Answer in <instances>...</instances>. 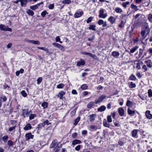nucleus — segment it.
I'll use <instances>...</instances> for the list:
<instances>
[{
    "label": "nucleus",
    "mask_w": 152,
    "mask_h": 152,
    "mask_svg": "<svg viewBox=\"0 0 152 152\" xmlns=\"http://www.w3.org/2000/svg\"><path fill=\"white\" fill-rule=\"evenodd\" d=\"M27 14L29 15L33 16L34 15V12L30 9H28L27 11Z\"/></svg>",
    "instance_id": "473e14b6"
},
{
    "label": "nucleus",
    "mask_w": 152,
    "mask_h": 152,
    "mask_svg": "<svg viewBox=\"0 0 152 152\" xmlns=\"http://www.w3.org/2000/svg\"><path fill=\"white\" fill-rule=\"evenodd\" d=\"M124 143L121 140H119L118 142V145L120 146H122L124 145Z\"/></svg>",
    "instance_id": "0e129e2a"
},
{
    "label": "nucleus",
    "mask_w": 152,
    "mask_h": 152,
    "mask_svg": "<svg viewBox=\"0 0 152 152\" xmlns=\"http://www.w3.org/2000/svg\"><path fill=\"white\" fill-rule=\"evenodd\" d=\"M148 19L150 22L152 21V14H150L148 15Z\"/></svg>",
    "instance_id": "774afa93"
},
{
    "label": "nucleus",
    "mask_w": 152,
    "mask_h": 152,
    "mask_svg": "<svg viewBox=\"0 0 152 152\" xmlns=\"http://www.w3.org/2000/svg\"><path fill=\"white\" fill-rule=\"evenodd\" d=\"M34 136V135L32 134L31 132H29L26 133L25 134V139L26 141L29 140L31 139H33Z\"/></svg>",
    "instance_id": "20e7f679"
},
{
    "label": "nucleus",
    "mask_w": 152,
    "mask_h": 152,
    "mask_svg": "<svg viewBox=\"0 0 152 152\" xmlns=\"http://www.w3.org/2000/svg\"><path fill=\"white\" fill-rule=\"evenodd\" d=\"M106 97V95L105 94H102L97 99L95 100V103L97 104L98 103L101 102Z\"/></svg>",
    "instance_id": "7ed1b4c3"
},
{
    "label": "nucleus",
    "mask_w": 152,
    "mask_h": 152,
    "mask_svg": "<svg viewBox=\"0 0 152 152\" xmlns=\"http://www.w3.org/2000/svg\"><path fill=\"white\" fill-rule=\"evenodd\" d=\"M10 123L11 125L14 126L16 125L15 124L17 123V121L15 120H11L10 121Z\"/></svg>",
    "instance_id": "6e6d98bb"
},
{
    "label": "nucleus",
    "mask_w": 152,
    "mask_h": 152,
    "mask_svg": "<svg viewBox=\"0 0 152 152\" xmlns=\"http://www.w3.org/2000/svg\"><path fill=\"white\" fill-rule=\"evenodd\" d=\"M148 96L151 98L152 97V90L151 89H149L148 91Z\"/></svg>",
    "instance_id": "c03bdc74"
},
{
    "label": "nucleus",
    "mask_w": 152,
    "mask_h": 152,
    "mask_svg": "<svg viewBox=\"0 0 152 152\" xmlns=\"http://www.w3.org/2000/svg\"><path fill=\"white\" fill-rule=\"evenodd\" d=\"M105 10L102 8L99 11V17L100 18H105L107 16V13L104 14Z\"/></svg>",
    "instance_id": "f03ea898"
},
{
    "label": "nucleus",
    "mask_w": 152,
    "mask_h": 152,
    "mask_svg": "<svg viewBox=\"0 0 152 152\" xmlns=\"http://www.w3.org/2000/svg\"><path fill=\"white\" fill-rule=\"evenodd\" d=\"M66 92L63 91H61L57 95L58 98L61 99H63V96L65 94Z\"/></svg>",
    "instance_id": "0eeeda50"
},
{
    "label": "nucleus",
    "mask_w": 152,
    "mask_h": 152,
    "mask_svg": "<svg viewBox=\"0 0 152 152\" xmlns=\"http://www.w3.org/2000/svg\"><path fill=\"white\" fill-rule=\"evenodd\" d=\"M138 96L142 100H144L145 99H146V97L147 96H146V97H145L143 95H141V94H139L138 95Z\"/></svg>",
    "instance_id": "052dcab7"
},
{
    "label": "nucleus",
    "mask_w": 152,
    "mask_h": 152,
    "mask_svg": "<svg viewBox=\"0 0 152 152\" xmlns=\"http://www.w3.org/2000/svg\"><path fill=\"white\" fill-rule=\"evenodd\" d=\"M103 124L105 127L108 128L110 127V124L109 123H107V121L106 119H104L103 120Z\"/></svg>",
    "instance_id": "b1692460"
},
{
    "label": "nucleus",
    "mask_w": 152,
    "mask_h": 152,
    "mask_svg": "<svg viewBox=\"0 0 152 152\" xmlns=\"http://www.w3.org/2000/svg\"><path fill=\"white\" fill-rule=\"evenodd\" d=\"M93 18V17L92 16H91L89 17L86 20V23H90L92 21Z\"/></svg>",
    "instance_id": "bf43d9fd"
},
{
    "label": "nucleus",
    "mask_w": 152,
    "mask_h": 152,
    "mask_svg": "<svg viewBox=\"0 0 152 152\" xmlns=\"http://www.w3.org/2000/svg\"><path fill=\"white\" fill-rule=\"evenodd\" d=\"M150 3V0H144V2L143 3L144 6H148Z\"/></svg>",
    "instance_id": "72a5a7b5"
},
{
    "label": "nucleus",
    "mask_w": 152,
    "mask_h": 152,
    "mask_svg": "<svg viewBox=\"0 0 152 152\" xmlns=\"http://www.w3.org/2000/svg\"><path fill=\"white\" fill-rule=\"evenodd\" d=\"M58 48L60 49L62 51H64V48L61 44H59L58 46Z\"/></svg>",
    "instance_id": "13d9d810"
},
{
    "label": "nucleus",
    "mask_w": 152,
    "mask_h": 152,
    "mask_svg": "<svg viewBox=\"0 0 152 152\" xmlns=\"http://www.w3.org/2000/svg\"><path fill=\"white\" fill-rule=\"evenodd\" d=\"M8 139V137L7 135H5L2 138V139L4 142H6Z\"/></svg>",
    "instance_id": "58836bf2"
},
{
    "label": "nucleus",
    "mask_w": 152,
    "mask_h": 152,
    "mask_svg": "<svg viewBox=\"0 0 152 152\" xmlns=\"http://www.w3.org/2000/svg\"><path fill=\"white\" fill-rule=\"evenodd\" d=\"M31 112L32 113L31 111H29L28 108L22 109L21 115L24 118L28 117Z\"/></svg>",
    "instance_id": "f257e3e1"
},
{
    "label": "nucleus",
    "mask_w": 152,
    "mask_h": 152,
    "mask_svg": "<svg viewBox=\"0 0 152 152\" xmlns=\"http://www.w3.org/2000/svg\"><path fill=\"white\" fill-rule=\"evenodd\" d=\"M58 142L57 140L56 139H54L52 141L50 144V148H53L54 149L56 146Z\"/></svg>",
    "instance_id": "39448f33"
},
{
    "label": "nucleus",
    "mask_w": 152,
    "mask_h": 152,
    "mask_svg": "<svg viewBox=\"0 0 152 152\" xmlns=\"http://www.w3.org/2000/svg\"><path fill=\"white\" fill-rule=\"evenodd\" d=\"M131 7L132 9H134L135 11H137L138 10L137 7L133 4H131Z\"/></svg>",
    "instance_id": "a18cd8bd"
},
{
    "label": "nucleus",
    "mask_w": 152,
    "mask_h": 152,
    "mask_svg": "<svg viewBox=\"0 0 152 152\" xmlns=\"http://www.w3.org/2000/svg\"><path fill=\"white\" fill-rule=\"evenodd\" d=\"M129 79L132 81H135L136 80H137L135 76L133 74H131L129 77Z\"/></svg>",
    "instance_id": "393cba45"
},
{
    "label": "nucleus",
    "mask_w": 152,
    "mask_h": 152,
    "mask_svg": "<svg viewBox=\"0 0 152 152\" xmlns=\"http://www.w3.org/2000/svg\"><path fill=\"white\" fill-rule=\"evenodd\" d=\"M64 86V85L63 83H61L57 86L56 88L59 89L62 88H63Z\"/></svg>",
    "instance_id": "3c124183"
},
{
    "label": "nucleus",
    "mask_w": 152,
    "mask_h": 152,
    "mask_svg": "<svg viewBox=\"0 0 152 152\" xmlns=\"http://www.w3.org/2000/svg\"><path fill=\"white\" fill-rule=\"evenodd\" d=\"M142 70H144V72H145L148 70V68L147 67L146 65H144L142 66Z\"/></svg>",
    "instance_id": "69168bd1"
},
{
    "label": "nucleus",
    "mask_w": 152,
    "mask_h": 152,
    "mask_svg": "<svg viewBox=\"0 0 152 152\" xmlns=\"http://www.w3.org/2000/svg\"><path fill=\"white\" fill-rule=\"evenodd\" d=\"M32 128L30 124H27L26 126L24 127L23 129L26 131L28 130L31 129Z\"/></svg>",
    "instance_id": "ddd939ff"
},
{
    "label": "nucleus",
    "mask_w": 152,
    "mask_h": 152,
    "mask_svg": "<svg viewBox=\"0 0 152 152\" xmlns=\"http://www.w3.org/2000/svg\"><path fill=\"white\" fill-rule=\"evenodd\" d=\"M62 3L67 4H69L71 3L70 0H63L62 1Z\"/></svg>",
    "instance_id": "8fccbe9b"
},
{
    "label": "nucleus",
    "mask_w": 152,
    "mask_h": 152,
    "mask_svg": "<svg viewBox=\"0 0 152 152\" xmlns=\"http://www.w3.org/2000/svg\"><path fill=\"white\" fill-rule=\"evenodd\" d=\"M115 11L118 13L121 14L123 12L122 9L119 7H116L115 9Z\"/></svg>",
    "instance_id": "cd10ccee"
},
{
    "label": "nucleus",
    "mask_w": 152,
    "mask_h": 152,
    "mask_svg": "<svg viewBox=\"0 0 152 152\" xmlns=\"http://www.w3.org/2000/svg\"><path fill=\"white\" fill-rule=\"evenodd\" d=\"M38 8V7L37 5V4H35L34 5L31 6L30 7V9L34 10H35L37 9Z\"/></svg>",
    "instance_id": "79ce46f5"
},
{
    "label": "nucleus",
    "mask_w": 152,
    "mask_h": 152,
    "mask_svg": "<svg viewBox=\"0 0 152 152\" xmlns=\"http://www.w3.org/2000/svg\"><path fill=\"white\" fill-rule=\"evenodd\" d=\"M106 109V107L104 105H102L97 109L98 111L102 112L105 111Z\"/></svg>",
    "instance_id": "5701e85b"
},
{
    "label": "nucleus",
    "mask_w": 152,
    "mask_h": 152,
    "mask_svg": "<svg viewBox=\"0 0 152 152\" xmlns=\"http://www.w3.org/2000/svg\"><path fill=\"white\" fill-rule=\"evenodd\" d=\"M29 118L30 120H32L34 118L37 116L36 114H31L29 115Z\"/></svg>",
    "instance_id": "a19ab883"
},
{
    "label": "nucleus",
    "mask_w": 152,
    "mask_h": 152,
    "mask_svg": "<svg viewBox=\"0 0 152 152\" xmlns=\"http://www.w3.org/2000/svg\"><path fill=\"white\" fill-rule=\"evenodd\" d=\"M89 26L87 28L88 29L94 31H96V26L95 24H91L89 25Z\"/></svg>",
    "instance_id": "f3484780"
},
{
    "label": "nucleus",
    "mask_w": 152,
    "mask_h": 152,
    "mask_svg": "<svg viewBox=\"0 0 152 152\" xmlns=\"http://www.w3.org/2000/svg\"><path fill=\"white\" fill-rule=\"evenodd\" d=\"M42 78L41 77H39L37 80V83L39 85L42 82Z\"/></svg>",
    "instance_id": "864d4df0"
},
{
    "label": "nucleus",
    "mask_w": 152,
    "mask_h": 152,
    "mask_svg": "<svg viewBox=\"0 0 152 152\" xmlns=\"http://www.w3.org/2000/svg\"><path fill=\"white\" fill-rule=\"evenodd\" d=\"M145 48V47H143L142 49L141 48H140L139 53L138 55V58H140L142 56L143 52V50Z\"/></svg>",
    "instance_id": "a878e982"
},
{
    "label": "nucleus",
    "mask_w": 152,
    "mask_h": 152,
    "mask_svg": "<svg viewBox=\"0 0 152 152\" xmlns=\"http://www.w3.org/2000/svg\"><path fill=\"white\" fill-rule=\"evenodd\" d=\"M143 64V63L142 61H139V62H138L137 64H136V68L137 69H140L141 68V67H140V64Z\"/></svg>",
    "instance_id": "f704fd0d"
},
{
    "label": "nucleus",
    "mask_w": 152,
    "mask_h": 152,
    "mask_svg": "<svg viewBox=\"0 0 152 152\" xmlns=\"http://www.w3.org/2000/svg\"><path fill=\"white\" fill-rule=\"evenodd\" d=\"M21 94L24 97H26L27 95V93L26 92L25 90L22 91L21 92Z\"/></svg>",
    "instance_id": "603ef678"
},
{
    "label": "nucleus",
    "mask_w": 152,
    "mask_h": 152,
    "mask_svg": "<svg viewBox=\"0 0 152 152\" xmlns=\"http://www.w3.org/2000/svg\"><path fill=\"white\" fill-rule=\"evenodd\" d=\"M126 22V21L124 22L123 20H121L120 23L118 25V27L120 28H122L124 26Z\"/></svg>",
    "instance_id": "c756f323"
},
{
    "label": "nucleus",
    "mask_w": 152,
    "mask_h": 152,
    "mask_svg": "<svg viewBox=\"0 0 152 152\" xmlns=\"http://www.w3.org/2000/svg\"><path fill=\"white\" fill-rule=\"evenodd\" d=\"M127 16L126 15V14H124L122 13L121 15L120 16V19H121V20H125L126 18V17Z\"/></svg>",
    "instance_id": "ea45409f"
},
{
    "label": "nucleus",
    "mask_w": 152,
    "mask_h": 152,
    "mask_svg": "<svg viewBox=\"0 0 152 152\" xmlns=\"http://www.w3.org/2000/svg\"><path fill=\"white\" fill-rule=\"evenodd\" d=\"M145 115L147 118L149 119H152V114L151 113V112L150 110H147L146 111Z\"/></svg>",
    "instance_id": "1a4fd4ad"
},
{
    "label": "nucleus",
    "mask_w": 152,
    "mask_h": 152,
    "mask_svg": "<svg viewBox=\"0 0 152 152\" xmlns=\"http://www.w3.org/2000/svg\"><path fill=\"white\" fill-rule=\"evenodd\" d=\"M128 85L129 88H132L136 87V84L132 82H129Z\"/></svg>",
    "instance_id": "dca6fc26"
},
{
    "label": "nucleus",
    "mask_w": 152,
    "mask_h": 152,
    "mask_svg": "<svg viewBox=\"0 0 152 152\" xmlns=\"http://www.w3.org/2000/svg\"><path fill=\"white\" fill-rule=\"evenodd\" d=\"M83 11H78L76 12L74 15V17L75 18L80 17L83 14Z\"/></svg>",
    "instance_id": "9d476101"
},
{
    "label": "nucleus",
    "mask_w": 152,
    "mask_h": 152,
    "mask_svg": "<svg viewBox=\"0 0 152 152\" xmlns=\"http://www.w3.org/2000/svg\"><path fill=\"white\" fill-rule=\"evenodd\" d=\"M107 121L108 123H111L112 122V118L111 117V115H108L107 117Z\"/></svg>",
    "instance_id": "4d7b16f0"
},
{
    "label": "nucleus",
    "mask_w": 152,
    "mask_h": 152,
    "mask_svg": "<svg viewBox=\"0 0 152 152\" xmlns=\"http://www.w3.org/2000/svg\"><path fill=\"white\" fill-rule=\"evenodd\" d=\"M62 146V145L61 144L59 145V144H58L56 146L54 150L55 151L54 152H58L61 149Z\"/></svg>",
    "instance_id": "6ab92c4d"
},
{
    "label": "nucleus",
    "mask_w": 152,
    "mask_h": 152,
    "mask_svg": "<svg viewBox=\"0 0 152 152\" xmlns=\"http://www.w3.org/2000/svg\"><path fill=\"white\" fill-rule=\"evenodd\" d=\"M127 112L128 114L129 115L133 116L135 113V111L134 110H132L129 108H128L127 109Z\"/></svg>",
    "instance_id": "412c9836"
},
{
    "label": "nucleus",
    "mask_w": 152,
    "mask_h": 152,
    "mask_svg": "<svg viewBox=\"0 0 152 152\" xmlns=\"http://www.w3.org/2000/svg\"><path fill=\"white\" fill-rule=\"evenodd\" d=\"M112 56L114 57L118 58V56L120 55V54L119 52L116 51H113L112 53Z\"/></svg>",
    "instance_id": "aec40b11"
},
{
    "label": "nucleus",
    "mask_w": 152,
    "mask_h": 152,
    "mask_svg": "<svg viewBox=\"0 0 152 152\" xmlns=\"http://www.w3.org/2000/svg\"><path fill=\"white\" fill-rule=\"evenodd\" d=\"M129 1H126V2H124L122 3V6L124 8H126L127 6V5L129 4Z\"/></svg>",
    "instance_id": "338daca9"
},
{
    "label": "nucleus",
    "mask_w": 152,
    "mask_h": 152,
    "mask_svg": "<svg viewBox=\"0 0 152 152\" xmlns=\"http://www.w3.org/2000/svg\"><path fill=\"white\" fill-rule=\"evenodd\" d=\"M86 64V62L84 60L80 59V61H78L77 63V66H83Z\"/></svg>",
    "instance_id": "9b49d317"
},
{
    "label": "nucleus",
    "mask_w": 152,
    "mask_h": 152,
    "mask_svg": "<svg viewBox=\"0 0 152 152\" xmlns=\"http://www.w3.org/2000/svg\"><path fill=\"white\" fill-rule=\"evenodd\" d=\"M80 88L83 90H86L88 89V86L86 84H83L81 86Z\"/></svg>",
    "instance_id": "4c0bfd02"
},
{
    "label": "nucleus",
    "mask_w": 152,
    "mask_h": 152,
    "mask_svg": "<svg viewBox=\"0 0 152 152\" xmlns=\"http://www.w3.org/2000/svg\"><path fill=\"white\" fill-rule=\"evenodd\" d=\"M138 130V129H134L132 131V136L134 137H138L137 133Z\"/></svg>",
    "instance_id": "6e6552de"
},
{
    "label": "nucleus",
    "mask_w": 152,
    "mask_h": 152,
    "mask_svg": "<svg viewBox=\"0 0 152 152\" xmlns=\"http://www.w3.org/2000/svg\"><path fill=\"white\" fill-rule=\"evenodd\" d=\"M116 18H115L113 16H110L108 19V20L110 22L111 24H113L115 23Z\"/></svg>",
    "instance_id": "423d86ee"
},
{
    "label": "nucleus",
    "mask_w": 152,
    "mask_h": 152,
    "mask_svg": "<svg viewBox=\"0 0 152 152\" xmlns=\"http://www.w3.org/2000/svg\"><path fill=\"white\" fill-rule=\"evenodd\" d=\"M118 113L120 116H122L124 114V110L122 107H119L118 109Z\"/></svg>",
    "instance_id": "a211bd4d"
},
{
    "label": "nucleus",
    "mask_w": 152,
    "mask_h": 152,
    "mask_svg": "<svg viewBox=\"0 0 152 152\" xmlns=\"http://www.w3.org/2000/svg\"><path fill=\"white\" fill-rule=\"evenodd\" d=\"M48 14V13L46 10L43 11L41 13V15L42 17H44L46 14Z\"/></svg>",
    "instance_id": "de8ad7c7"
},
{
    "label": "nucleus",
    "mask_w": 152,
    "mask_h": 152,
    "mask_svg": "<svg viewBox=\"0 0 152 152\" xmlns=\"http://www.w3.org/2000/svg\"><path fill=\"white\" fill-rule=\"evenodd\" d=\"M28 42L31 43L33 44H34L36 45H39L40 44V42L38 40H28L27 41Z\"/></svg>",
    "instance_id": "bb28decb"
},
{
    "label": "nucleus",
    "mask_w": 152,
    "mask_h": 152,
    "mask_svg": "<svg viewBox=\"0 0 152 152\" xmlns=\"http://www.w3.org/2000/svg\"><path fill=\"white\" fill-rule=\"evenodd\" d=\"M146 31L145 30H142L141 32V35L143 39H144L146 37V36H145V34L146 33Z\"/></svg>",
    "instance_id": "49530a36"
},
{
    "label": "nucleus",
    "mask_w": 152,
    "mask_h": 152,
    "mask_svg": "<svg viewBox=\"0 0 152 152\" xmlns=\"http://www.w3.org/2000/svg\"><path fill=\"white\" fill-rule=\"evenodd\" d=\"M44 126V125L43 123H40L38 124L36 128V129H38V131L39 129L41 128L42 127H43Z\"/></svg>",
    "instance_id": "37998d69"
},
{
    "label": "nucleus",
    "mask_w": 152,
    "mask_h": 152,
    "mask_svg": "<svg viewBox=\"0 0 152 152\" xmlns=\"http://www.w3.org/2000/svg\"><path fill=\"white\" fill-rule=\"evenodd\" d=\"M81 143V142L80 140L77 139H75L72 141V144L73 145H74L76 144H80Z\"/></svg>",
    "instance_id": "4be33fe9"
},
{
    "label": "nucleus",
    "mask_w": 152,
    "mask_h": 152,
    "mask_svg": "<svg viewBox=\"0 0 152 152\" xmlns=\"http://www.w3.org/2000/svg\"><path fill=\"white\" fill-rule=\"evenodd\" d=\"M41 105L44 109L48 107V103L44 102Z\"/></svg>",
    "instance_id": "e433bc0d"
},
{
    "label": "nucleus",
    "mask_w": 152,
    "mask_h": 152,
    "mask_svg": "<svg viewBox=\"0 0 152 152\" xmlns=\"http://www.w3.org/2000/svg\"><path fill=\"white\" fill-rule=\"evenodd\" d=\"M95 102L93 101L90 102L87 104V107L88 108L91 109L95 105Z\"/></svg>",
    "instance_id": "4468645a"
},
{
    "label": "nucleus",
    "mask_w": 152,
    "mask_h": 152,
    "mask_svg": "<svg viewBox=\"0 0 152 152\" xmlns=\"http://www.w3.org/2000/svg\"><path fill=\"white\" fill-rule=\"evenodd\" d=\"M96 117V114H92L89 116V120L90 122H92L95 120V118Z\"/></svg>",
    "instance_id": "f8f14e48"
},
{
    "label": "nucleus",
    "mask_w": 152,
    "mask_h": 152,
    "mask_svg": "<svg viewBox=\"0 0 152 152\" xmlns=\"http://www.w3.org/2000/svg\"><path fill=\"white\" fill-rule=\"evenodd\" d=\"M77 108H75L70 113V115L71 117H73L75 114Z\"/></svg>",
    "instance_id": "09e8293b"
},
{
    "label": "nucleus",
    "mask_w": 152,
    "mask_h": 152,
    "mask_svg": "<svg viewBox=\"0 0 152 152\" xmlns=\"http://www.w3.org/2000/svg\"><path fill=\"white\" fill-rule=\"evenodd\" d=\"M139 48V47L137 46H136L133 47L130 50V53H133L134 52Z\"/></svg>",
    "instance_id": "2f4dec72"
},
{
    "label": "nucleus",
    "mask_w": 152,
    "mask_h": 152,
    "mask_svg": "<svg viewBox=\"0 0 152 152\" xmlns=\"http://www.w3.org/2000/svg\"><path fill=\"white\" fill-rule=\"evenodd\" d=\"M133 105V102L129 100H127L126 103V105L129 107V108L131 107Z\"/></svg>",
    "instance_id": "7c9ffc66"
},
{
    "label": "nucleus",
    "mask_w": 152,
    "mask_h": 152,
    "mask_svg": "<svg viewBox=\"0 0 152 152\" xmlns=\"http://www.w3.org/2000/svg\"><path fill=\"white\" fill-rule=\"evenodd\" d=\"M89 128L90 129L92 130V131H96L97 129V126L96 125H91Z\"/></svg>",
    "instance_id": "c85d7f7f"
},
{
    "label": "nucleus",
    "mask_w": 152,
    "mask_h": 152,
    "mask_svg": "<svg viewBox=\"0 0 152 152\" xmlns=\"http://www.w3.org/2000/svg\"><path fill=\"white\" fill-rule=\"evenodd\" d=\"M43 123L44 124V126L45 125H49L51 124V123L49 122V121L48 119L46 120L45 121H44L43 122Z\"/></svg>",
    "instance_id": "5fc2aeb1"
},
{
    "label": "nucleus",
    "mask_w": 152,
    "mask_h": 152,
    "mask_svg": "<svg viewBox=\"0 0 152 152\" xmlns=\"http://www.w3.org/2000/svg\"><path fill=\"white\" fill-rule=\"evenodd\" d=\"M16 127V125H15V126L12 127H10L8 129V131L9 132H11L13 130H15Z\"/></svg>",
    "instance_id": "680f3d73"
},
{
    "label": "nucleus",
    "mask_w": 152,
    "mask_h": 152,
    "mask_svg": "<svg viewBox=\"0 0 152 152\" xmlns=\"http://www.w3.org/2000/svg\"><path fill=\"white\" fill-rule=\"evenodd\" d=\"M0 99H2V101L3 102H6L7 100V98L6 96H2V97H1Z\"/></svg>",
    "instance_id": "e2e57ef3"
},
{
    "label": "nucleus",
    "mask_w": 152,
    "mask_h": 152,
    "mask_svg": "<svg viewBox=\"0 0 152 152\" xmlns=\"http://www.w3.org/2000/svg\"><path fill=\"white\" fill-rule=\"evenodd\" d=\"M80 117H77L75 120L74 121V122L73 124L75 126H76L77 125L78 123L80 121Z\"/></svg>",
    "instance_id": "c9c22d12"
},
{
    "label": "nucleus",
    "mask_w": 152,
    "mask_h": 152,
    "mask_svg": "<svg viewBox=\"0 0 152 152\" xmlns=\"http://www.w3.org/2000/svg\"><path fill=\"white\" fill-rule=\"evenodd\" d=\"M146 64V65L149 68H151L152 67V63L151 60H148L145 61L144 62Z\"/></svg>",
    "instance_id": "2eb2a0df"
}]
</instances>
